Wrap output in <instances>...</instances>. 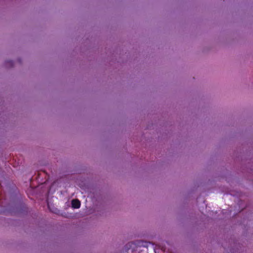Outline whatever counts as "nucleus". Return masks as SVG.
I'll return each instance as SVG.
<instances>
[{"instance_id":"1","label":"nucleus","mask_w":253,"mask_h":253,"mask_svg":"<svg viewBox=\"0 0 253 253\" xmlns=\"http://www.w3.org/2000/svg\"><path fill=\"white\" fill-rule=\"evenodd\" d=\"M72 207L74 209H78L81 206V202L78 199H74L72 201Z\"/></svg>"},{"instance_id":"2","label":"nucleus","mask_w":253,"mask_h":253,"mask_svg":"<svg viewBox=\"0 0 253 253\" xmlns=\"http://www.w3.org/2000/svg\"><path fill=\"white\" fill-rule=\"evenodd\" d=\"M6 64H8V65H9V66H10V67H12V66H13V62H12V61H11V60L7 61L6 62Z\"/></svg>"}]
</instances>
